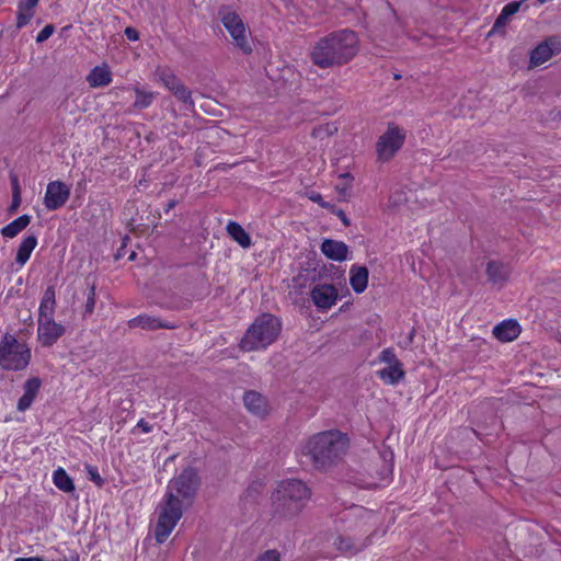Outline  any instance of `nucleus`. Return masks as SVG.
Instances as JSON below:
<instances>
[{
  "mask_svg": "<svg viewBox=\"0 0 561 561\" xmlns=\"http://www.w3.org/2000/svg\"><path fill=\"white\" fill-rule=\"evenodd\" d=\"M357 34L348 28L332 32L321 37L310 51L311 61L321 69L348 64L358 53Z\"/></svg>",
  "mask_w": 561,
  "mask_h": 561,
  "instance_id": "obj_1",
  "label": "nucleus"
},
{
  "mask_svg": "<svg viewBox=\"0 0 561 561\" xmlns=\"http://www.w3.org/2000/svg\"><path fill=\"white\" fill-rule=\"evenodd\" d=\"M350 440L346 434L330 430L317 433L308 438L304 454L310 457L317 469H328L346 454Z\"/></svg>",
  "mask_w": 561,
  "mask_h": 561,
  "instance_id": "obj_2",
  "label": "nucleus"
},
{
  "mask_svg": "<svg viewBox=\"0 0 561 561\" xmlns=\"http://www.w3.org/2000/svg\"><path fill=\"white\" fill-rule=\"evenodd\" d=\"M310 495V489L301 480L282 481L272 496L274 512L283 517H293L301 512Z\"/></svg>",
  "mask_w": 561,
  "mask_h": 561,
  "instance_id": "obj_3",
  "label": "nucleus"
},
{
  "mask_svg": "<svg viewBox=\"0 0 561 561\" xmlns=\"http://www.w3.org/2000/svg\"><path fill=\"white\" fill-rule=\"evenodd\" d=\"M279 320L271 313L259 316L249 327L239 346L243 352H253L266 348L275 342L280 333Z\"/></svg>",
  "mask_w": 561,
  "mask_h": 561,
  "instance_id": "obj_4",
  "label": "nucleus"
},
{
  "mask_svg": "<svg viewBox=\"0 0 561 561\" xmlns=\"http://www.w3.org/2000/svg\"><path fill=\"white\" fill-rule=\"evenodd\" d=\"M185 504L172 492H165L154 527V539L158 543H163L168 539L178 522L182 518Z\"/></svg>",
  "mask_w": 561,
  "mask_h": 561,
  "instance_id": "obj_5",
  "label": "nucleus"
},
{
  "mask_svg": "<svg viewBox=\"0 0 561 561\" xmlns=\"http://www.w3.org/2000/svg\"><path fill=\"white\" fill-rule=\"evenodd\" d=\"M30 347L14 335L5 333L0 341V367L4 370H24L31 362Z\"/></svg>",
  "mask_w": 561,
  "mask_h": 561,
  "instance_id": "obj_6",
  "label": "nucleus"
},
{
  "mask_svg": "<svg viewBox=\"0 0 561 561\" xmlns=\"http://www.w3.org/2000/svg\"><path fill=\"white\" fill-rule=\"evenodd\" d=\"M407 129L394 122L387 124V129L378 137L375 151L377 161L389 162L401 150L407 139Z\"/></svg>",
  "mask_w": 561,
  "mask_h": 561,
  "instance_id": "obj_7",
  "label": "nucleus"
},
{
  "mask_svg": "<svg viewBox=\"0 0 561 561\" xmlns=\"http://www.w3.org/2000/svg\"><path fill=\"white\" fill-rule=\"evenodd\" d=\"M199 485L201 478L197 471L192 467H187L179 476L170 480L167 492H172V494L186 503V506H190L197 494Z\"/></svg>",
  "mask_w": 561,
  "mask_h": 561,
  "instance_id": "obj_8",
  "label": "nucleus"
},
{
  "mask_svg": "<svg viewBox=\"0 0 561 561\" xmlns=\"http://www.w3.org/2000/svg\"><path fill=\"white\" fill-rule=\"evenodd\" d=\"M221 22L233 39L236 47L243 54L250 55L252 46L248 41V28L237 12H226L221 14Z\"/></svg>",
  "mask_w": 561,
  "mask_h": 561,
  "instance_id": "obj_9",
  "label": "nucleus"
},
{
  "mask_svg": "<svg viewBox=\"0 0 561 561\" xmlns=\"http://www.w3.org/2000/svg\"><path fill=\"white\" fill-rule=\"evenodd\" d=\"M561 51V37L552 35L539 43L529 54V68H535L548 61Z\"/></svg>",
  "mask_w": 561,
  "mask_h": 561,
  "instance_id": "obj_10",
  "label": "nucleus"
},
{
  "mask_svg": "<svg viewBox=\"0 0 561 561\" xmlns=\"http://www.w3.org/2000/svg\"><path fill=\"white\" fill-rule=\"evenodd\" d=\"M70 196V187L62 181L56 180L47 184L44 205L47 210L61 208Z\"/></svg>",
  "mask_w": 561,
  "mask_h": 561,
  "instance_id": "obj_11",
  "label": "nucleus"
},
{
  "mask_svg": "<svg viewBox=\"0 0 561 561\" xmlns=\"http://www.w3.org/2000/svg\"><path fill=\"white\" fill-rule=\"evenodd\" d=\"M66 332L60 323L55 322L54 318L38 319L37 339L42 346H53Z\"/></svg>",
  "mask_w": 561,
  "mask_h": 561,
  "instance_id": "obj_12",
  "label": "nucleus"
},
{
  "mask_svg": "<svg viewBox=\"0 0 561 561\" xmlns=\"http://www.w3.org/2000/svg\"><path fill=\"white\" fill-rule=\"evenodd\" d=\"M311 298L319 309H330L337 299V290L332 283H319L311 290Z\"/></svg>",
  "mask_w": 561,
  "mask_h": 561,
  "instance_id": "obj_13",
  "label": "nucleus"
},
{
  "mask_svg": "<svg viewBox=\"0 0 561 561\" xmlns=\"http://www.w3.org/2000/svg\"><path fill=\"white\" fill-rule=\"evenodd\" d=\"M520 332L522 327L515 319L503 320L493 328V336L504 343L513 342Z\"/></svg>",
  "mask_w": 561,
  "mask_h": 561,
  "instance_id": "obj_14",
  "label": "nucleus"
},
{
  "mask_svg": "<svg viewBox=\"0 0 561 561\" xmlns=\"http://www.w3.org/2000/svg\"><path fill=\"white\" fill-rule=\"evenodd\" d=\"M321 252L330 260L342 262L348 256V247L343 241L325 239L321 244Z\"/></svg>",
  "mask_w": 561,
  "mask_h": 561,
  "instance_id": "obj_15",
  "label": "nucleus"
},
{
  "mask_svg": "<svg viewBox=\"0 0 561 561\" xmlns=\"http://www.w3.org/2000/svg\"><path fill=\"white\" fill-rule=\"evenodd\" d=\"M129 328H141L144 330H158V329H175V324H170L168 322L162 321L157 317H152L149 314H139L130 320H128Z\"/></svg>",
  "mask_w": 561,
  "mask_h": 561,
  "instance_id": "obj_16",
  "label": "nucleus"
},
{
  "mask_svg": "<svg viewBox=\"0 0 561 561\" xmlns=\"http://www.w3.org/2000/svg\"><path fill=\"white\" fill-rule=\"evenodd\" d=\"M85 79L90 88H103L112 82L113 73L110 67L106 64H103L92 68Z\"/></svg>",
  "mask_w": 561,
  "mask_h": 561,
  "instance_id": "obj_17",
  "label": "nucleus"
},
{
  "mask_svg": "<svg viewBox=\"0 0 561 561\" xmlns=\"http://www.w3.org/2000/svg\"><path fill=\"white\" fill-rule=\"evenodd\" d=\"M525 0L512 1L507 3L501 11L500 15L493 23V33H503L504 28L511 21L512 16L515 15Z\"/></svg>",
  "mask_w": 561,
  "mask_h": 561,
  "instance_id": "obj_18",
  "label": "nucleus"
},
{
  "mask_svg": "<svg viewBox=\"0 0 561 561\" xmlns=\"http://www.w3.org/2000/svg\"><path fill=\"white\" fill-rule=\"evenodd\" d=\"M243 403L248 411L255 415L261 416L266 412V400L256 391H247L243 396Z\"/></svg>",
  "mask_w": 561,
  "mask_h": 561,
  "instance_id": "obj_19",
  "label": "nucleus"
},
{
  "mask_svg": "<svg viewBox=\"0 0 561 561\" xmlns=\"http://www.w3.org/2000/svg\"><path fill=\"white\" fill-rule=\"evenodd\" d=\"M227 232L231 239L243 249L251 247V237L240 224L236 221H229L227 225Z\"/></svg>",
  "mask_w": 561,
  "mask_h": 561,
  "instance_id": "obj_20",
  "label": "nucleus"
},
{
  "mask_svg": "<svg viewBox=\"0 0 561 561\" xmlns=\"http://www.w3.org/2000/svg\"><path fill=\"white\" fill-rule=\"evenodd\" d=\"M379 378L389 385L398 383L405 375L402 363L386 366L377 371Z\"/></svg>",
  "mask_w": 561,
  "mask_h": 561,
  "instance_id": "obj_21",
  "label": "nucleus"
},
{
  "mask_svg": "<svg viewBox=\"0 0 561 561\" xmlns=\"http://www.w3.org/2000/svg\"><path fill=\"white\" fill-rule=\"evenodd\" d=\"M36 245H37V238L33 234L26 236L22 240V242L20 243V245L18 248L16 256H15L16 263H19L20 265H24L31 257V254L34 251V249L36 248Z\"/></svg>",
  "mask_w": 561,
  "mask_h": 561,
  "instance_id": "obj_22",
  "label": "nucleus"
},
{
  "mask_svg": "<svg viewBox=\"0 0 561 561\" xmlns=\"http://www.w3.org/2000/svg\"><path fill=\"white\" fill-rule=\"evenodd\" d=\"M56 294L54 286H49L42 298L41 305H39V316L38 319L44 318H54V311H55V300Z\"/></svg>",
  "mask_w": 561,
  "mask_h": 561,
  "instance_id": "obj_23",
  "label": "nucleus"
},
{
  "mask_svg": "<svg viewBox=\"0 0 561 561\" xmlns=\"http://www.w3.org/2000/svg\"><path fill=\"white\" fill-rule=\"evenodd\" d=\"M36 4L31 3L27 0H20L16 12V27L23 28L26 26L34 16V10Z\"/></svg>",
  "mask_w": 561,
  "mask_h": 561,
  "instance_id": "obj_24",
  "label": "nucleus"
},
{
  "mask_svg": "<svg viewBox=\"0 0 561 561\" xmlns=\"http://www.w3.org/2000/svg\"><path fill=\"white\" fill-rule=\"evenodd\" d=\"M31 222V216L28 215H22L14 220H12L10 224L5 225L1 229V234L4 238L12 239L16 237L22 230H24Z\"/></svg>",
  "mask_w": 561,
  "mask_h": 561,
  "instance_id": "obj_25",
  "label": "nucleus"
},
{
  "mask_svg": "<svg viewBox=\"0 0 561 561\" xmlns=\"http://www.w3.org/2000/svg\"><path fill=\"white\" fill-rule=\"evenodd\" d=\"M54 484L64 492H72L75 490V484L72 479L66 472L65 469L58 468L53 473Z\"/></svg>",
  "mask_w": 561,
  "mask_h": 561,
  "instance_id": "obj_26",
  "label": "nucleus"
},
{
  "mask_svg": "<svg viewBox=\"0 0 561 561\" xmlns=\"http://www.w3.org/2000/svg\"><path fill=\"white\" fill-rule=\"evenodd\" d=\"M337 130L339 124L336 122H329L316 126L311 131V137L314 139L324 140L325 138L335 135Z\"/></svg>",
  "mask_w": 561,
  "mask_h": 561,
  "instance_id": "obj_27",
  "label": "nucleus"
},
{
  "mask_svg": "<svg viewBox=\"0 0 561 561\" xmlns=\"http://www.w3.org/2000/svg\"><path fill=\"white\" fill-rule=\"evenodd\" d=\"M136 94V100L134 102V107L138 110H144L149 107L154 99V94L152 92L145 91L140 88L134 89Z\"/></svg>",
  "mask_w": 561,
  "mask_h": 561,
  "instance_id": "obj_28",
  "label": "nucleus"
},
{
  "mask_svg": "<svg viewBox=\"0 0 561 561\" xmlns=\"http://www.w3.org/2000/svg\"><path fill=\"white\" fill-rule=\"evenodd\" d=\"M172 93L180 102H182L185 105L186 110L193 108L194 102L192 100V92L187 89V87L181 84Z\"/></svg>",
  "mask_w": 561,
  "mask_h": 561,
  "instance_id": "obj_29",
  "label": "nucleus"
},
{
  "mask_svg": "<svg viewBox=\"0 0 561 561\" xmlns=\"http://www.w3.org/2000/svg\"><path fill=\"white\" fill-rule=\"evenodd\" d=\"M41 387L42 380L39 377L28 378L23 385L24 394L35 399L37 393L39 392Z\"/></svg>",
  "mask_w": 561,
  "mask_h": 561,
  "instance_id": "obj_30",
  "label": "nucleus"
},
{
  "mask_svg": "<svg viewBox=\"0 0 561 561\" xmlns=\"http://www.w3.org/2000/svg\"><path fill=\"white\" fill-rule=\"evenodd\" d=\"M161 80L164 85L171 91H175L183 82L171 71H162Z\"/></svg>",
  "mask_w": 561,
  "mask_h": 561,
  "instance_id": "obj_31",
  "label": "nucleus"
},
{
  "mask_svg": "<svg viewBox=\"0 0 561 561\" xmlns=\"http://www.w3.org/2000/svg\"><path fill=\"white\" fill-rule=\"evenodd\" d=\"M511 276V270L503 263L493 261V280H506Z\"/></svg>",
  "mask_w": 561,
  "mask_h": 561,
  "instance_id": "obj_32",
  "label": "nucleus"
},
{
  "mask_svg": "<svg viewBox=\"0 0 561 561\" xmlns=\"http://www.w3.org/2000/svg\"><path fill=\"white\" fill-rule=\"evenodd\" d=\"M369 272L364 265H353L350 271L348 280H368Z\"/></svg>",
  "mask_w": 561,
  "mask_h": 561,
  "instance_id": "obj_33",
  "label": "nucleus"
},
{
  "mask_svg": "<svg viewBox=\"0 0 561 561\" xmlns=\"http://www.w3.org/2000/svg\"><path fill=\"white\" fill-rule=\"evenodd\" d=\"M95 308V286L92 285L87 294L83 317L91 316Z\"/></svg>",
  "mask_w": 561,
  "mask_h": 561,
  "instance_id": "obj_34",
  "label": "nucleus"
},
{
  "mask_svg": "<svg viewBox=\"0 0 561 561\" xmlns=\"http://www.w3.org/2000/svg\"><path fill=\"white\" fill-rule=\"evenodd\" d=\"M85 470H87L88 478L90 481H92L99 488L104 485L105 480L99 473L98 467L92 466V465H85Z\"/></svg>",
  "mask_w": 561,
  "mask_h": 561,
  "instance_id": "obj_35",
  "label": "nucleus"
},
{
  "mask_svg": "<svg viewBox=\"0 0 561 561\" xmlns=\"http://www.w3.org/2000/svg\"><path fill=\"white\" fill-rule=\"evenodd\" d=\"M379 358L381 362L386 363L387 366L401 363L392 348H385L380 353Z\"/></svg>",
  "mask_w": 561,
  "mask_h": 561,
  "instance_id": "obj_36",
  "label": "nucleus"
},
{
  "mask_svg": "<svg viewBox=\"0 0 561 561\" xmlns=\"http://www.w3.org/2000/svg\"><path fill=\"white\" fill-rule=\"evenodd\" d=\"M12 185H13V198H12V204L10 206L11 213L14 211L20 206V203H21L20 186H19V182H18L16 178L13 179Z\"/></svg>",
  "mask_w": 561,
  "mask_h": 561,
  "instance_id": "obj_37",
  "label": "nucleus"
},
{
  "mask_svg": "<svg viewBox=\"0 0 561 561\" xmlns=\"http://www.w3.org/2000/svg\"><path fill=\"white\" fill-rule=\"evenodd\" d=\"M308 198L313 203H317L320 207L329 209L333 207V204L325 202L319 192L312 191L308 194Z\"/></svg>",
  "mask_w": 561,
  "mask_h": 561,
  "instance_id": "obj_38",
  "label": "nucleus"
},
{
  "mask_svg": "<svg viewBox=\"0 0 561 561\" xmlns=\"http://www.w3.org/2000/svg\"><path fill=\"white\" fill-rule=\"evenodd\" d=\"M55 31V26L53 24L45 25L36 35V42L43 43L48 39Z\"/></svg>",
  "mask_w": 561,
  "mask_h": 561,
  "instance_id": "obj_39",
  "label": "nucleus"
},
{
  "mask_svg": "<svg viewBox=\"0 0 561 561\" xmlns=\"http://www.w3.org/2000/svg\"><path fill=\"white\" fill-rule=\"evenodd\" d=\"M255 561H280V554L277 550H266L265 552L261 553Z\"/></svg>",
  "mask_w": 561,
  "mask_h": 561,
  "instance_id": "obj_40",
  "label": "nucleus"
},
{
  "mask_svg": "<svg viewBox=\"0 0 561 561\" xmlns=\"http://www.w3.org/2000/svg\"><path fill=\"white\" fill-rule=\"evenodd\" d=\"M328 210L331 211L332 214H334L341 220V222L343 224L344 227H350L351 226V220H350V218L347 217L346 213L343 209L337 208L333 204V207L329 208Z\"/></svg>",
  "mask_w": 561,
  "mask_h": 561,
  "instance_id": "obj_41",
  "label": "nucleus"
},
{
  "mask_svg": "<svg viewBox=\"0 0 561 561\" xmlns=\"http://www.w3.org/2000/svg\"><path fill=\"white\" fill-rule=\"evenodd\" d=\"M34 402V399L32 397H28V396H25L23 393V396L19 399L18 401V405H16V409L20 411V412H24L26 411L27 409L31 408L32 403Z\"/></svg>",
  "mask_w": 561,
  "mask_h": 561,
  "instance_id": "obj_42",
  "label": "nucleus"
},
{
  "mask_svg": "<svg viewBox=\"0 0 561 561\" xmlns=\"http://www.w3.org/2000/svg\"><path fill=\"white\" fill-rule=\"evenodd\" d=\"M59 553L61 556L57 561H79L80 559L79 553L77 551H69V553L67 554L59 551Z\"/></svg>",
  "mask_w": 561,
  "mask_h": 561,
  "instance_id": "obj_43",
  "label": "nucleus"
},
{
  "mask_svg": "<svg viewBox=\"0 0 561 561\" xmlns=\"http://www.w3.org/2000/svg\"><path fill=\"white\" fill-rule=\"evenodd\" d=\"M141 430V432L144 433H150L152 431V426L146 422L144 419H140L137 423V425L135 426V428L133 430V433L137 430Z\"/></svg>",
  "mask_w": 561,
  "mask_h": 561,
  "instance_id": "obj_44",
  "label": "nucleus"
},
{
  "mask_svg": "<svg viewBox=\"0 0 561 561\" xmlns=\"http://www.w3.org/2000/svg\"><path fill=\"white\" fill-rule=\"evenodd\" d=\"M128 242H129V237H127V236L124 237L123 240H122V245L117 250L116 259H121V257H123L126 254L125 249H126Z\"/></svg>",
  "mask_w": 561,
  "mask_h": 561,
  "instance_id": "obj_45",
  "label": "nucleus"
},
{
  "mask_svg": "<svg viewBox=\"0 0 561 561\" xmlns=\"http://www.w3.org/2000/svg\"><path fill=\"white\" fill-rule=\"evenodd\" d=\"M337 548L342 551L348 552L352 550V545L344 538H339Z\"/></svg>",
  "mask_w": 561,
  "mask_h": 561,
  "instance_id": "obj_46",
  "label": "nucleus"
},
{
  "mask_svg": "<svg viewBox=\"0 0 561 561\" xmlns=\"http://www.w3.org/2000/svg\"><path fill=\"white\" fill-rule=\"evenodd\" d=\"M125 34L129 41H137L139 38L138 32L133 27H127Z\"/></svg>",
  "mask_w": 561,
  "mask_h": 561,
  "instance_id": "obj_47",
  "label": "nucleus"
},
{
  "mask_svg": "<svg viewBox=\"0 0 561 561\" xmlns=\"http://www.w3.org/2000/svg\"><path fill=\"white\" fill-rule=\"evenodd\" d=\"M353 287V289L357 294H362L366 290L368 283H350Z\"/></svg>",
  "mask_w": 561,
  "mask_h": 561,
  "instance_id": "obj_48",
  "label": "nucleus"
},
{
  "mask_svg": "<svg viewBox=\"0 0 561 561\" xmlns=\"http://www.w3.org/2000/svg\"><path fill=\"white\" fill-rule=\"evenodd\" d=\"M351 187H352V183H345V182H343L342 184H340V185H337V186H336V190H337V192H339L340 194L345 195V194H347V193H348V191L351 190Z\"/></svg>",
  "mask_w": 561,
  "mask_h": 561,
  "instance_id": "obj_49",
  "label": "nucleus"
},
{
  "mask_svg": "<svg viewBox=\"0 0 561 561\" xmlns=\"http://www.w3.org/2000/svg\"><path fill=\"white\" fill-rule=\"evenodd\" d=\"M339 179L342 180L345 183H352V184H353V181H354V176L351 173H348V172L341 173L339 175Z\"/></svg>",
  "mask_w": 561,
  "mask_h": 561,
  "instance_id": "obj_50",
  "label": "nucleus"
},
{
  "mask_svg": "<svg viewBox=\"0 0 561 561\" xmlns=\"http://www.w3.org/2000/svg\"><path fill=\"white\" fill-rule=\"evenodd\" d=\"M14 561H45L42 557L15 558Z\"/></svg>",
  "mask_w": 561,
  "mask_h": 561,
  "instance_id": "obj_51",
  "label": "nucleus"
},
{
  "mask_svg": "<svg viewBox=\"0 0 561 561\" xmlns=\"http://www.w3.org/2000/svg\"><path fill=\"white\" fill-rule=\"evenodd\" d=\"M176 204H178V201H176V199H170V201L167 203L165 207H164V211H165V213H169L171 209H173V208L176 206Z\"/></svg>",
  "mask_w": 561,
  "mask_h": 561,
  "instance_id": "obj_52",
  "label": "nucleus"
},
{
  "mask_svg": "<svg viewBox=\"0 0 561 561\" xmlns=\"http://www.w3.org/2000/svg\"><path fill=\"white\" fill-rule=\"evenodd\" d=\"M380 484L375 482V481H370V482H366L365 484H363L362 486L363 488H367V489H376L378 488Z\"/></svg>",
  "mask_w": 561,
  "mask_h": 561,
  "instance_id": "obj_53",
  "label": "nucleus"
},
{
  "mask_svg": "<svg viewBox=\"0 0 561 561\" xmlns=\"http://www.w3.org/2000/svg\"><path fill=\"white\" fill-rule=\"evenodd\" d=\"M485 273L491 277V261L485 263Z\"/></svg>",
  "mask_w": 561,
  "mask_h": 561,
  "instance_id": "obj_54",
  "label": "nucleus"
},
{
  "mask_svg": "<svg viewBox=\"0 0 561 561\" xmlns=\"http://www.w3.org/2000/svg\"><path fill=\"white\" fill-rule=\"evenodd\" d=\"M135 259H136V253L134 251H131L128 256V261H134Z\"/></svg>",
  "mask_w": 561,
  "mask_h": 561,
  "instance_id": "obj_55",
  "label": "nucleus"
},
{
  "mask_svg": "<svg viewBox=\"0 0 561 561\" xmlns=\"http://www.w3.org/2000/svg\"><path fill=\"white\" fill-rule=\"evenodd\" d=\"M413 334H414V332H413V331L409 334V342H410V343L412 342Z\"/></svg>",
  "mask_w": 561,
  "mask_h": 561,
  "instance_id": "obj_56",
  "label": "nucleus"
},
{
  "mask_svg": "<svg viewBox=\"0 0 561 561\" xmlns=\"http://www.w3.org/2000/svg\"><path fill=\"white\" fill-rule=\"evenodd\" d=\"M490 36H491V31L485 34L486 38L490 37Z\"/></svg>",
  "mask_w": 561,
  "mask_h": 561,
  "instance_id": "obj_57",
  "label": "nucleus"
},
{
  "mask_svg": "<svg viewBox=\"0 0 561 561\" xmlns=\"http://www.w3.org/2000/svg\"><path fill=\"white\" fill-rule=\"evenodd\" d=\"M540 3H546L548 0H538Z\"/></svg>",
  "mask_w": 561,
  "mask_h": 561,
  "instance_id": "obj_58",
  "label": "nucleus"
}]
</instances>
